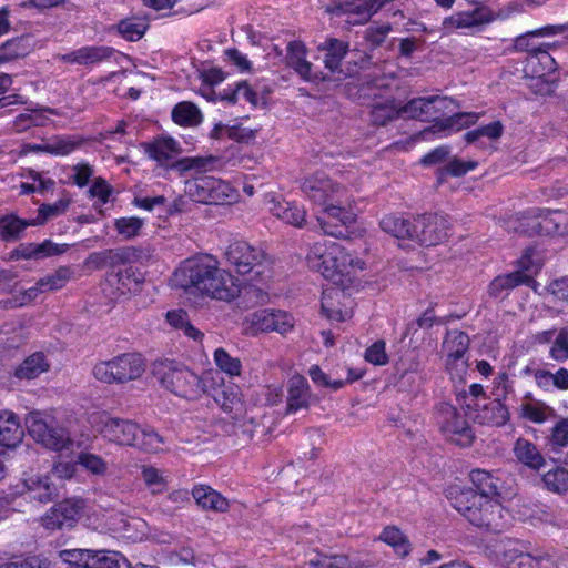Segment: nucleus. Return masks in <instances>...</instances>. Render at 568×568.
I'll list each match as a JSON object with an SVG mask.
<instances>
[{
    "mask_svg": "<svg viewBox=\"0 0 568 568\" xmlns=\"http://www.w3.org/2000/svg\"><path fill=\"white\" fill-rule=\"evenodd\" d=\"M73 276L70 266H60L54 272L39 278L36 283L40 294L60 291L67 286Z\"/></svg>",
    "mask_w": 568,
    "mask_h": 568,
    "instance_id": "nucleus-39",
    "label": "nucleus"
},
{
    "mask_svg": "<svg viewBox=\"0 0 568 568\" xmlns=\"http://www.w3.org/2000/svg\"><path fill=\"white\" fill-rule=\"evenodd\" d=\"M379 225L384 232L397 240L413 241L412 229L414 226V219L407 220L398 215L389 214L381 220Z\"/></svg>",
    "mask_w": 568,
    "mask_h": 568,
    "instance_id": "nucleus-37",
    "label": "nucleus"
},
{
    "mask_svg": "<svg viewBox=\"0 0 568 568\" xmlns=\"http://www.w3.org/2000/svg\"><path fill=\"white\" fill-rule=\"evenodd\" d=\"M477 419L481 424L499 427L509 420V412L507 406L498 398L485 405L477 414Z\"/></svg>",
    "mask_w": 568,
    "mask_h": 568,
    "instance_id": "nucleus-42",
    "label": "nucleus"
},
{
    "mask_svg": "<svg viewBox=\"0 0 568 568\" xmlns=\"http://www.w3.org/2000/svg\"><path fill=\"white\" fill-rule=\"evenodd\" d=\"M140 470L141 479L151 494H162L166 489L168 480L164 470L152 465H142Z\"/></svg>",
    "mask_w": 568,
    "mask_h": 568,
    "instance_id": "nucleus-46",
    "label": "nucleus"
},
{
    "mask_svg": "<svg viewBox=\"0 0 568 568\" xmlns=\"http://www.w3.org/2000/svg\"><path fill=\"white\" fill-rule=\"evenodd\" d=\"M353 301L343 288L329 287L322 296V313L329 321L344 322L353 315Z\"/></svg>",
    "mask_w": 568,
    "mask_h": 568,
    "instance_id": "nucleus-23",
    "label": "nucleus"
},
{
    "mask_svg": "<svg viewBox=\"0 0 568 568\" xmlns=\"http://www.w3.org/2000/svg\"><path fill=\"white\" fill-rule=\"evenodd\" d=\"M172 285L212 300L230 302L240 295L237 280L220 267L212 255H196L183 261L171 277Z\"/></svg>",
    "mask_w": 568,
    "mask_h": 568,
    "instance_id": "nucleus-1",
    "label": "nucleus"
},
{
    "mask_svg": "<svg viewBox=\"0 0 568 568\" xmlns=\"http://www.w3.org/2000/svg\"><path fill=\"white\" fill-rule=\"evenodd\" d=\"M331 255L322 275L336 285L345 286L352 282V277L357 271L365 266L364 261L346 251L341 244L331 246Z\"/></svg>",
    "mask_w": 568,
    "mask_h": 568,
    "instance_id": "nucleus-14",
    "label": "nucleus"
},
{
    "mask_svg": "<svg viewBox=\"0 0 568 568\" xmlns=\"http://www.w3.org/2000/svg\"><path fill=\"white\" fill-rule=\"evenodd\" d=\"M164 444L163 438L152 429H141L134 447L148 453H159Z\"/></svg>",
    "mask_w": 568,
    "mask_h": 568,
    "instance_id": "nucleus-59",
    "label": "nucleus"
},
{
    "mask_svg": "<svg viewBox=\"0 0 568 568\" xmlns=\"http://www.w3.org/2000/svg\"><path fill=\"white\" fill-rule=\"evenodd\" d=\"M82 511V503L79 500H63L51 507L41 518L45 529L57 530L71 528L78 521Z\"/></svg>",
    "mask_w": 568,
    "mask_h": 568,
    "instance_id": "nucleus-22",
    "label": "nucleus"
},
{
    "mask_svg": "<svg viewBox=\"0 0 568 568\" xmlns=\"http://www.w3.org/2000/svg\"><path fill=\"white\" fill-rule=\"evenodd\" d=\"M59 557L64 562L75 567L88 568L90 565L91 550L88 549H69L61 550Z\"/></svg>",
    "mask_w": 568,
    "mask_h": 568,
    "instance_id": "nucleus-63",
    "label": "nucleus"
},
{
    "mask_svg": "<svg viewBox=\"0 0 568 568\" xmlns=\"http://www.w3.org/2000/svg\"><path fill=\"white\" fill-rule=\"evenodd\" d=\"M312 381L322 387L329 388L332 390H338L344 387L343 374L339 369L334 372L325 373L320 366H312L308 372Z\"/></svg>",
    "mask_w": 568,
    "mask_h": 568,
    "instance_id": "nucleus-48",
    "label": "nucleus"
},
{
    "mask_svg": "<svg viewBox=\"0 0 568 568\" xmlns=\"http://www.w3.org/2000/svg\"><path fill=\"white\" fill-rule=\"evenodd\" d=\"M122 526L119 528H114L116 532L120 534L121 537L132 540V541H141L148 531V525L144 520L139 518H130V519H121Z\"/></svg>",
    "mask_w": 568,
    "mask_h": 568,
    "instance_id": "nucleus-53",
    "label": "nucleus"
},
{
    "mask_svg": "<svg viewBox=\"0 0 568 568\" xmlns=\"http://www.w3.org/2000/svg\"><path fill=\"white\" fill-rule=\"evenodd\" d=\"M160 384L176 396L197 399L204 392L201 377L184 364L164 361L154 367Z\"/></svg>",
    "mask_w": 568,
    "mask_h": 568,
    "instance_id": "nucleus-5",
    "label": "nucleus"
},
{
    "mask_svg": "<svg viewBox=\"0 0 568 568\" xmlns=\"http://www.w3.org/2000/svg\"><path fill=\"white\" fill-rule=\"evenodd\" d=\"M145 363L136 353H123L92 367V376L103 384H126L142 377Z\"/></svg>",
    "mask_w": 568,
    "mask_h": 568,
    "instance_id": "nucleus-6",
    "label": "nucleus"
},
{
    "mask_svg": "<svg viewBox=\"0 0 568 568\" xmlns=\"http://www.w3.org/2000/svg\"><path fill=\"white\" fill-rule=\"evenodd\" d=\"M336 13H357L363 20L368 18V0H334Z\"/></svg>",
    "mask_w": 568,
    "mask_h": 568,
    "instance_id": "nucleus-60",
    "label": "nucleus"
},
{
    "mask_svg": "<svg viewBox=\"0 0 568 568\" xmlns=\"http://www.w3.org/2000/svg\"><path fill=\"white\" fill-rule=\"evenodd\" d=\"M469 345L468 336L458 329L449 331L443 342V349L447 354V369L453 378L462 379L467 372V362L464 359Z\"/></svg>",
    "mask_w": 568,
    "mask_h": 568,
    "instance_id": "nucleus-19",
    "label": "nucleus"
},
{
    "mask_svg": "<svg viewBox=\"0 0 568 568\" xmlns=\"http://www.w3.org/2000/svg\"><path fill=\"white\" fill-rule=\"evenodd\" d=\"M88 568H120V554L106 550H91Z\"/></svg>",
    "mask_w": 568,
    "mask_h": 568,
    "instance_id": "nucleus-61",
    "label": "nucleus"
},
{
    "mask_svg": "<svg viewBox=\"0 0 568 568\" xmlns=\"http://www.w3.org/2000/svg\"><path fill=\"white\" fill-rule=\"evenodd\" d=\"M568 446V418H561L550 429L546 447L550 453L558 454Z\"/></svg>",
    "mask_w": 568,
    "mask_h": 568,
    "instance_id": "nucleus-49",
    "label": "nucleus"
},
{
    "mask_svg": "<svg viewBox=\"0 0 568 568\" xmlns=\"http://www.w3.org/2000/svg\"><path fill=\"white\" fill-rule=\"evenodd\" d=\"M213 400L220 408L230 415L233 419H243L246 415V404L239 385L223 379L221 384L211 392Z\"/></svg>",
    "mask_w": 568,
    "mask_h": 568,
    "instance_id": "nucleus-21",
    "label": "nucleus"
},
{
    "mask_svg": "<svg viewBox=\"0 0 568 568\" xmlns=\"http://www.w3.org/2000/svg\"><path fill=\"white\" fill-rule=\"evenodd\" d=\"M455 508L484 532L498 534L507 526V515L498 497L477 495L473 490L464 491L456 498Z\"/></svg>",
    "mask_w": 568,
    "mask_h": 568,
    "instance_id": "nucleus-2",
    "label": "nucleus"
},
{
    "mask_svg": "<svg viewBox=\"0 0 568 568\" xmlns=\"http://www.w3.org/2000/svg\"><path fill=\"white\" fill-rule=\"evenodd\" d=\"M294 327L293 317L281 310L262 308L245 315L242 331L245 335L256 336L262 333L276 332L285 334Z\"/></svg>",
    "mask_w": 568,
    "mask_h": 568,
    "instance_id": "nucleus-12",
    "label": "nucleus"
},
{
    "mask_svg": "<svg viewBox=\"0 0 568 568\" xmlns=\"http://www.w3.org/2000/svg\"><path fill=\"white\" fill-rule=\"evenodd\" d=\"M3 50L0 61H8L27 55L31 51V45L26 39H16L7 42Z\"/></svg>",
    "mask_w": 568,
    "mask_h": 568,
    "instance_id": "nucleus-62",
    "label": "nucleus"
},
{
    "mask_svg": "<svg viewBox=\"0 0 568 568\" xmlns=\"http://www.w3.org/2000/svg\"><path fill=\"white\" fill-rule=\"evenodd\" d=\"M143 277L138 268L128 266L106 275L102 284L103 294L111 301L139 291Z\"/></svg>",
    "mask_w": 568,
    "mask_h": 568,
    "instance_id": "nucleus-18",
    "label": "nucleus"
},
{
    "mask_svg": "<svg viewBox=\"0 0 568 568\" xmlns=\"http://www.w3.org/2000/svg\"><path fill=\"white\" fill-rule=\"evenodd\" d=\"M186 194L205 204H231L237 199V193L230 183L207 175L187 181Z\"/></svg>",
    "mask_w": 568,
    "mask_h": 568,
    "instance_id": "nucleus-11",
    "label": "nucleus"
},
{
    "mask_svg": "<svg viewBox=\"0 0 568 568\" xmlns=\"http://www.w3.org/2000/svg\"><path fill=\"white\" fill-rule=\"evenodd\" d=\"M172 118L175 123L181 125H196L201 122L202 114L195 104L181 102L173 109Z\"/></svg>",
    "mask_w": 568,
    "mask_h": 568,
    "instance_id": "nucleus-51",
    "label": "nucleus"
},
{
    "mask_svg": "<svg viewBox=\"0 0 568 568\" xmlns=\"http://www.w3.org/2000/svg\"><path fill=\"white\" fill-rule=\"evenodd\" d=\"M552 408L546 405L544 402L536 400L526 396L519 407L520 417L528 419L535 424L545 423L552 414Z\"/></svg>",
    "mask_w": 568,
    "mask_h": 568,
    "instance_id": "nucleus-44",
    "label": "nucleus"
},
{
    "mask_svg": "<svg viewBox=\"0 0 568 568\" xmlns=\"http://www.w3.org/2000/svg\"><path fill=\"white\" fill-rule=\"evenodd\" d=\"M317 51L323 53V64L335 80L341 81L351 75V71L342 65L349 51L348 42L329 37L317 45Z\"/></svg>",
    "mask_w": 568,
    "mask_h": 568,
    "instance_id": "nucleus-20",
    "label": "nucleus"
},
{
    "mask_svg": "<svg viewBox=\"0 0 568 568\" xmlns=\"http://www.w3.org/2000/svg\"><path fill=\"white\" fill-rule=\"evenodd\" d=\"M520 284H530V274L509 273L495 277L488 286V293L493 297H499L504 292Z\"/></svg>",
    "mask_w": 568,
    "mask_h": 568,
    "instance_id": "nucleus-43",
    "label": "nucleus"
},
{
    "mask_svg": "<svg viewBox=\"0 0 568 568\" xmlns=\"http://www.w3.org/2000/svg\"><path fill=\"white\" fill-rule=\"evenodd\" d=\"M485 552L504 568H535L540 562L519 540L509 537L490 540L485 546Z\"/></svg>",
    "mask_w": 568,
    "mask_h": 568,
    "instance_id": "nucleus-9",
    "label": "nucleus"
},
{
    "mask_svg": "<svg viewBox=\"0 0 568 568\" xmlns=\"http://www.w3.org/2000/svg\"><path fill=\"white\" fill-rule=\"evenodd\" d=\"M311 392L306 379L293 376L290 379L287 405L290 410L306 408L310 405Z\"/></svg>",
    "mask_w": 568,
    "mask_h": 568,
    "instance_id": "nucleus-36",
    "label": "nucleus"
},
{
    "mask_svg": "<svg viewBox=\"0 0 568 568\" xmlns=\"http://www.w3.org/2000/svg\"><path fill=\"white\" fill-rule=\"evenodd\" d=\"M551 47V43H531L524 67L526 77L530 79V89L540 95L552 93L557 81V63L548 52Z\"/></svg>",
    "mask_w": 568,
    "mask_h": 568,
    "instance_id": "nucleus-4",
    "label": "nucleus"
},
{
    "mask_svg": "<svg viewBox=\"0 0 568 568\" xmlns=\"http://www.w3.org/2000/svg\"><path fill=\"white\" fill-rule=\"evenodd\" d=\"M439 425L444 436L458 446H469L474 440V432L465 415L452 405L440 406Z\"/></svg>",
    "mask_w": 568,
    "mask_h": 568,
    "instance_id": "nucleus-16",
    "label": "nucleus"
},
{
    "mask_svg": "<svg viewBox=\"0 0 568 568\" xmlns=\"http://www.w3.org/2000/svg\"><path fill=\"white\" fill-rule=\"evenodd\" d=\"M308 568H351L348 557L344 555L316 554L308 562Z\"/></svg>",
    "mask_w": 568,
    "mask_h": 568,
    "instance_id": "nucleus-55",
    "label": "nucleus"
},
{
    "mask_svg": "<svg viewBox=\"0 0 568 568\" xmlns=\"http://www.w3.org/2000/svg\"><path fill=\"white\" fill-rule=\"evenodd\" d=\"M219 158L215 155L187 156L175 161L171 168L181 174L186 172L204 173L213 170Z\"/></svg>",
    "mask_w": 568,
    "mask_h": 568,
    "instance_id": "nucleus-38",
    "label": "nucleus"
},
{
    "mask_svg": "<svg viewBox=\"0 0 568 568\" xmlns=\"http://www.w3.org/2000/svg\"><path fill=\"white\" fill-rule=\"evenodd\" d=\"M116 29L125 40L138 41L144 36L148 23L142 18H126L118 23Z\"/></svg>",
    "mask_w": 568,
    "mask_h": 568,
    "instance_id": "nucleus-50",
    "label": "nucleus"
},
{
    "mask_svg": "<svg viewBox=\"0 0 568 568\" xmlns=\"http://www.w3.org/2000/svg\"><path fill=\"white\" fill-rule=\"evenodd\" d=\"M430 102L428 98H417L409 101L403 109L402 113L408 118L430 120Z\"/></svg>",
    "mask_w": 568,
    "mask_h": 568,
    "instance_id": "nucleus-58",
    "label": "nucleus"
},
{
    "mask_svg": "<svg viewBox=\"0 0 568 568\" xmlns=\"http://www.w3.org/2000/svg\"><path fill=\"white\" fill-rule=\"evenodd\" d=\"M70 202H71L70 199H60L59 201H57L53 204L41 205L38 210V216L36 219H33L32 221H30V224L31 225H42L48 220L63 214L67 211Z\"/></svg>",
    "mask_w": 568,
    "mask_h": 568,
    "instance_id": "nucleus-56",
    "label": "nucleus"
},
{
    "mask_svg": "<svg viewBox=\"0 0 568 568\" xmlns=\"http://www.w3.org/2000/svg\"><path fill=\"white\" fill-rule=\"evenodd\" d=\"M541 483L547 491L565 496L568 494V469L556 466L542 474Z\"/></svg>",
    "mask_w": 568,
    "mask_h": 568,
    "instance_id": "nucleus-41",
    "label": "nucleus"
},
{
    "mask_svg": "<svg viewBox=\"0 0 568 568\" xmlns=\"http://www.w3.org/2000/svg\"><path fill=\"white\" fill-rule=\"evenodd\" d=\"M23 486L30 498L49 503L55 496V487L47 474H31L23 479Z\"/></svg>",
    "mask_w": 568,
    "mask_h": 568,
    "instance_id": "nucleus-30",
    "label": "nucleus"
},
{
    "mask_svg": "<svg viewBox=\"0 0 568 568\" xmlns=\"http://www.w3.org/2000/svg\"><path fill=\"white\" fill-rule=\"evenodd\" d=\"M144 225L143 219L138 216H124L114 221V227L124 240L136 237Z\"/></svg>",
    "mask_w": 568,
    "mask_h": 568,
    "instance_id": "nucleus-57",
    "label": "nucleus"
},
{
    "mask_svg": "<svg viewBox=\"0 0 568 568\" xmlns=\"http://www.w3.org/2000/svg\"><path fill=\"white\" fill-rule=\"evenodd\" d=\"M306 47L301 41H293L287 47L288 64L307 81L326 80L324 75L312 72V63L306 59Z\"/></svg>",
    "mask_w": 568,
    "mask_h": 568,
    "instance_id": "nucleus-29",
    "label": "nucleus"
},
{
    "mask_svg": "<svg viewBox=\"0 0 568 568\" xmlns=\"http://www.w3.org/2000/svg\"><path fill=\"white\" fill-rule=\"evenodd\" d=\"M213 359L220 371L231 377L240 376L242 373V363L237 357H233L224 348H216L213 353Z\"/></svg>",
    "mask_w": 568,
    "mask_h": 568,
    "instance_id": "nucleus-52",
    "label": "nucleus"
},
{
    "mask_svg": "<svg viewBox=\"0 0 568 568\" xmlns=\"http://www.w3.org/2000/svg\"><path fill=\"white\" fill-rule=\"evenodd\" d=\"M24 436L23 428L18 416L8 409L0 410V446L13 448L18 446Z\"/></svg>",
    "mask_w": 568,
    "mask_h": 568,
    "instance_id": "nucleus-28",
    "label": "nucleus"
},
{
    "mask_svg": "<svg viewBox=\"0 0 568 568\" xmlns=\"http://www.w3.org/2000/svg\"><path fill=\"white\" fill-rule=\"evenodd\" d=\"M428 99L432 104L430 120H434L435 123L423 130V136H426L429 133L448 134L457 132L470 124H474L478 120V115L476 113H454L446 119H440V116L455 111V101L446 97H430Z\"/></svg>",
    "mask_w": 568,
    "mask_h": 568,
    "instance_id": "nucleus-8",
    "label": "nucleus"
},
{
    "mask_svg": "<svg viewBox=\"0 0 568 568\" xmlns=\"http://www.w3.org/2000/svg\"><path fill=\"white\" fill-rule=\"evenodd\" d=\"M113 49L109 47H85L63 57L67 62L91 64L110 58Z\"/></svg>",
    "mask_w": 568,
    "mask_h": 568,
    "instance_id": "nucleus-40",
    "label": "nucleus"
},
{
    "mask_svg": "<svg viewBox=\"0 0 568 568\" xmlns=\"http://www.w3.org/2000/svg\"><path fill=\"white\" fill-rule=\"evenodd\" d=\"M493 21V13L487 8H476L473 11L456 12L443 21L446 31L480 26Z\"/></svg>",
    "mask_w": 568,
    "mask_h": 568,
    "instance_id": "nucleus-27",
    "label": "nucleus"
},
{
    "mask_svg": "<svg viewBox=\"0 0 568 568\" xmlns=\"http://www.w3.org/2000/svg\"><path fill=\"white\" fill-rule=\"evenodd\" d=\"M334 244L335 242L327 240L315 242L306 255L308 266L322 274L329 258L328 256H332L329 252L332 251L331 246Z\"/></svg>",
    "mask_w": 568,
    "mask_h": 568,
    "instance_id": "nucleus-45",
    "label": "nucleus"
},
{
    "mask_svg": "<svg viewBox=\"0 0 568 568\" xmlns=\"http://www.w3.org/2000/svg\"><path fill=\"white\" fill-rule=\"evenodd\" d=\"M516 462L531 470H540L546 465V458L532 442L519 437L513 446Z\"/></svg>",
    "mask_w": 568,
    "mask_h": 568,
    "instance_id": "nucleus-26",
    "label": "nucleus"
},
{
    "mask_svg": "<svg viewBox=\"0 0 568 568\" xmlns=\"http://www.w3.org/2000/svg\"><path fill=\"white\" fill-rule=\"evenodd\" d=\"M50 364L42 353H33L27 357L14 371V376L19 379H34L41 374L48 372Z\"/></svg>",
    "mask_w": 568,
    "mask_h": 568,
    "instance_id": "nucleus-35",
    "label": "nucleus"
},
{
    "mask_svg": "<svg viewBox=\"0 0 568 568\" xmlns=\"http://www.w3.org/2000/svg\"><path fill=\"white\" fill-rule=\"evenodd\" d=\"M378 539L394 550L400 557H407L412 551L409 538L396 526H386L379 534Z\"/></svg>",
    "mask_w": 568,
    "mask_h": 568,
    "instance_id": "nucleus-34",
    "label": "nucleus"
},
{
    "mask_svg": "<svg viewBox=\"0 0 568 568\" xmlns=\"http://www.w3.org/2000/svg\"><path fill=\"white\" fill-rule=\"evenodd\" d=\"M268 211L273 216L287 225L303 229L307 224V212L305 207L294 202L272 196L268 200Z\"/></svg>",
    "mask_w": 568,
    "mask_h": 568,
    "instance_id": "nucleus-24",
    "label": "nucleus"
},
{
    "mask_svg": "<svg viewBox=\"0 0 568 568\" xmlns=\"http://www.w3.org/2000/svg\"><path fill=\"white\" fill-rule=\"evenodd\" d=\"M225 257L240 274L254 272L263 275L272 265V258L262 248L244 241L231 243L225 251Z\"/></svg>",
    "mask_w": 568,
    "mask_h": 568,
    "instance_id": "nucleus-10",
    "label": "nucleus"
},
{
    "mask_svg": "<svg viewBox=\"0 0 568 568\" xmlns=\"http://www.w3.org/2000/svg\"><path fill=\"white\" fill-rule=\"evenodd\" d=\"M78 464L94 476H105L109 470L108 463L100 455L88 452L78 455Z\"/></svg>",
    "mask_w": 568,
    "mask_h": 568,
    "instance_id": "nucleus-54",
    "label": "nucleus"
},
{
    "mask_svg": "<svg viewBox=\"0 0 568 568\" xmlns=\"http://www.w3.org/2000/svg\"><path fill=\"white\" fill-rule=\"evenodd\" d=\"M304 195L313 203L323 205L329 201H341L347 189L333 181L326 173L317 171L306 175L301 183Z\"/></svg>",
    "mask_w": 568,
    "mask_h": 568,
    "instance_id": "nucleus-15",
    "label": "nucleus"
},
{
    "mask_svg": "<svg viewBox=\"0 0 568 568\" xmlns=\"http://www.w3.org/2000/svg\"><path fill=\"white\" fill-rule=\"evenodd\" d=\"M88 139L81 135H55L47 140L44 150L54 156H67L88 143Z\"/></svg>",
    "mask_w": 568,
    "mask_h": 568,
    "instance_id": "nucleus-32",
    "label": "nucleus"
},
{
    "mask_svg": "<svg viewBox=\"0 0 568 568\" xmlns=\"http://www.w3.org/2000/svg\"><path fill=\"white\" fill-rule=\"evenodd\" d=\"M165 321L172 328L181 331L187 338L197 343L203 341L204 334L190 322L189 314L184 310L168 311Z\"/></svg>",
    "mask_w": 568,
    "mask_h": 568,
    "instance_id": "nucleus-33",
    "label": "nucleus"
},
{
    "mask_svg": "<svg viewBox=\"0 0 568 568\" xmlns=\"http://www.w3.org/2000/svg\"><path fill=\"white\" fill-rule=\"evenodd\" d=\"M88 422L104 439L119 446L134 447L141 428L133 422L112 417L104 412H92Z\"/></svg>",
    "mask_w": 568,
    "mask_h": 568,
    "instance_id": "nucleus-7",
    "label": "nucleus"
},
{
    "mask_svg": "<svg viewBox=\"0 0 568 568\" xmlns=\"http://www.w3.org/2000/svg\"><path fill=\"white\" fill-rule=\"evenodd\" d=\"M449 223L444 216L423 215L414 219L413 241L419 245L434 246L448 237Z\"/></svg>",
    "mask_w": 568,
    "mask_h": 568,
    "instance_id": "nucleus-17",
    "label": "nucleus"
},
{
    "mask_svg": "<svg viewBox=\"0 0 568 568\" xmlns=\"http://www.w3.org/2000/svg\"><path fill=\"white\" fill-rule=\"evenodd\" d=\"M550 356L557 362H564L568 358V331L560 329L551 348Z\"/></svg>",
    "mask_w": 568,
    "mask_h": 568,
    "instance_id": "nucleus-64",
    "label": "nucleus"
},
{
    "mask_svg": "<svg viewBox=\"0 0 568 568\" xmlns=\"http://www.w3.org/2000/svg\"><path fill=\"white\" fill-rule=\"evenodd\" d=\"M144 150L149 156L161 164L181 153L180 144L172 138H158L154 141L144 144Z\"/></svg>",
    "mask_w": 568,
    "mask_h": 568,
    "instance_id": "nucleus-31",
    "label": "nucleus"
},
{
    "mask_svg": "<svg viewBox=\"0 0 568 568\" xmlns=\"http://www.w3.org/2000/svg\"><path fill=\"white\" fill-rule=\"evenodd\" d=\"M191 495L203 511L224 514L230 510V500L209 485H195Z\"/></svg>",
    "mask_w": 568,
    "mask_h": 568,
    "instance_id": "nucleus-25",
    "label": "nucleus"
},
{
    "mask_svg": "<svg viewBox=\"0 0 568 568\" xmlns=\"http://www.w3.org/2000/svg\"><path fill=\"white\" fill-rule=\"evenodd\" d=\"M470 479L477 488V495H486L489 497H499L498 479L491 473L483 469H474L470 473Z\"/></svg>",
    "mask_w": 568,
    "mask_h": 568,
    "instance_id": "nucleus-47",
    "label": "nucleus"
},
{
    "mask_svg": "<svg viewBox=\"0 0 568 568\" xmlns=\"http://www.w3.org/2000/svg\"><path fill=\"white\" fill-rule=\"evenodd\" d=\"M342 200H333L323 204L324 216H317V223L321 231L333 237L344 235V227L352 225L356 221L355 213L351 210L352 197L348 191L344 192Z\"/></svg>",
    "mask_w": 568,
    "mask_h": 568,
    "instance_id": "nucleus-13",
    "label": "nucleus"
},
{
    "mask_svg": "<svg viewBox=\"0 0 568 568\" xmlns=\"http://www.w3.org/2000/svg\"><path fill=\"white\" fill-rule=\"evenodd\" d=\"M72 424L71 419L57 423L40 412H32L26 418L30 436L43 447L54 452L79 448L88 442L85 434L77 435L72 430Z\"/></svg>",
    "mask_w": 568,
    "mask_h": 568,
    "instance_id": "nucleus-3",
    "label": "nucleus"
}]
</instances>
